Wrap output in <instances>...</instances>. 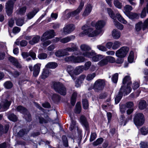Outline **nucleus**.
I'll return each instance as SVG.
<instances>
[{"instance_id": "f257e3e1", "label": "nucleus", "mask_w": 148, "mask_h": 148, "mask_svg": "<svg viewBox=\"0 0 148 148\" xmlns=\"http://www.w3.org/2000/svg\"><path fill=\"white\" fill-rule=\"evenodd\" d=\"M78 49V46L73 43L71 47H68L64 49L58 50L55 52V54L58 57L68 56L69 55V52L76 51H77Z\"/></svg>"}, {"instance_id": "f03ea898", "label": "nucleus", "mask_w": 148, "mask_h": 148, "mask_svg": "<svg viewBox=\"0 0 148 148\" xmlns=\"http://www.w3.org/2000/svg\"><path fill=\"white\" fill-rule=\"evenodd\" d=\"M83 32L81 33L80 35H88L89 37H93L97 36L100 33V30H94L93 29L88 26L87 25H85L82 27Z\"/></svg>"}, {"instance_id": "7ed1b4c3", "label": "nucleus", "mask_w": 148, "mask_h": 148, "mask_svg": "<svg viewBox=\"0 0 148 148\" xmlns=\"http://www.w3.org/2000/svg\"><path fill=\"white\" fill-rule=\"evenodd\" d=\"M64 60L66 62L71 61L74 63H80L84 62L86 59L84 57L82 56H76L71 55L65 58Z\"/></svg>"}, {"instance_id": "20e7f679", "label": "nucleus", "mask_w": 148, "mask_h": 148, "mask_svg": "<svg viewBox=\"0 0 148 148\" xmlns=\"http://www.w3.org/2000/svg\"><path fill=\"white\" fill-rule=\"evenodd\" d=\"M55 90L62 95H65L66 93L65 88L61 83L59 82H54L53 84Z\"/></svg>"}, {"instance_id": "39448f33", "label": "nucleus", "mask_w": 148, "mask_h": 148, "mask_svg": "<svg viewBox=\"0 0 148 148\" xmlns=\"http://www.w3.org/2000/svg\"><path fill=\"white\" fill-rule=\"evenodd\" d=\"M134 121L135 124L137 127L141 126L144 124L145 121L144 115L141 113H138L136 114Z\"/></svg>"}, {"instance_id": "423d86ee", "label": "nucleus", "mask_w": 148, "mask_h": 148, "mask_svg": "<svg viewBox=\"0 0 148 148\" xmlns=\"http://www.w3.org/2000/svg\"><path fill=\"white\" fill-rule=\"evenodd\" d=\"M106 85V81L103 79H98L94 83V88L97 92L102 90Z\"/></svg>"}, {"instance_id": "0eeeda50", "label": "nucleus", "mask_w": 148, "mask_h": 148, "mask_svg": "<svg viewBox=\"0 0 148 148\" xmlns=\"http://www.w3.org/2000/svg\"><path fill=\"white\" fill-rule=\"evenodd\" d=\"M123 84H127V87H124V90L126 91V95H127L131 91V88L129 86L131 84V78L129 75L126 76L123 79Z\"/></svg>"}, {"instance_id": "6e6552de", "label": "nucleus", "mask_w": 148, "mask_h": 148, "mask_svg": "<svg viewBox=\"0 0 148 148\" xmlns=\"http://www.w3.org/2000/svg\"><path fill=\"white\" fill-rule=\"evenodd\" d=\"M15 2V1H12V0H9L5 3V12L8 16H11L13 12Z\"/></svg>"}, {"instance_id": "1a4fd4ad", "label": "nucleus", "mask_w": 148, "mask_h": 148, "mask_svg": "<svg viewBox=\"0 0 148 148\" xmlns=\"http://www.w3.org/2000/svg\"><path fill=\"white\" fill-rule=\"evenodd\" d=\"M16 110L24 114V116L27 121H29L31 120V117L29 113L27 112V109L24 107L21 106H18L16 108Z\"/></svg>"}, {"instance_id": "9d476101", "label": "nucleus", "mask_w": 148, "mask_h": 148, "mask_svg": "<svg viewBox=\"0 0 148 148\" xmlns=\"http://www.w3.org/2000/svg\"><path fill=\"white\" fill-rule=\"evenodd\" d=\"M128 51V47H123L117 51L115 54L117 57L120 58H123L125 56Z\"/></svg>"}, {"instance_id": "9b49d317", "label": "nucleus", "mask_w": 148, "mask_h": 148, "mask_svg": "<svg viewBox=\"0 0 148 148\" xmlns=\"http://www.w3.org/2000/svg\"><path fill=\"white\" fill-rule=\"evenodd\" d=\"M55 35L54 31L53 30H51L45 32L41 36L40 40L42 41H44L53 38Z\"/></svg>"}, {"instance_id": "f8f14e48", "label": "nucleus", "mask_w": 148, "mask_h": 148, "mask_svg": "<svg viewBox=\"0 0 148 148\" xmlns=\"http://www.w3.org/2000/svg\"><path fill=\"white\" fill-rule=\"evenodd\" d=\"M80 48L82 55L87 57L89 56L91 52H89L88 51L91 50V48L89 46L85 44L81 45Z\"/></svg>"}, {"instance_id": "ddd939ff", "label": "nucleus", "mask_w": 148, "mask_h": 148, "mask_svg": "<svg viewBox=\"0 0 148 148\" xmlns=\"http://www.w3.org/2000/svg\"><path fill=\"white\" fill-rule=\"evenodd\" d=\"M11 103V101L7 99L3 100L0 103V111H3L7 110Z\"/></svg>"}, {"instance_id": "4468645a", "label": "nucleus", "mask_w": 148, "mask_h": 148, "mask_svg": "<svg viewBox=\"0 0 148 148\" xmlns=\"http://www.w3.org/2000/svg\"><path fill=\"white\" fill-rule=\"evenodd\" d=\"M106 23L105 21H99L96 23L94 22H92L91 24L92 26H95L97 30H100V33L102 32L101 29L103 28L106 25Z\"/></svg>"}, {"instance_id": "2eb2a0df", "label": "nucleus", "mask_w": 148, "mask_h": 148, "mask_svg": "<svg viewBox=\"0 0 148 148\" xmlns=\"http://www.w3.org/2000/svg\"><path fill=\"white\" fill-rule=\"evenodd\" d=\"M84 5L83 1H81L78 8L76 10L70 12L67 14L68 18H69L71 16H74L78 14L82 10Z\"/></svg>"}, {"instance_id": "dca6fc26", "label": "nucleus", "mask_w": 148, "mask_h": 148, "mask_svg": "<svg viewBox=\"0 0 148 148\" xmlns=\"http://www.w3.org/2000/svg\"><path fill=\"white\" fill-rule=\"evenodd\" d=\"M75 29V27L73 24H69L66 26L63 29V33L64 34H68L72 31Z\"/></svg>"}, {"instance_id": "f3484780", "label": "nucleus", "mask_w": 148, "mask_h": 148, "mask_svg": "<svg viewBox=\"0 0 148 148\" xmlns=\"http://www.w3.org/2000/svg\"><path fill=\"white\" fill-rule=\"evenodd\" d=\"M88 57L92 58V60L94 62H97L103 58L102 56L100 55H97L93 51H92L91 52L89 56Z\"/></svg>"}, {"instance_id": "a211bd4d", "label": "nucleus", "mask_w": 148, "mask_h": 148, "mask_svg": "<svg viewBox=\"0 0 148 148\" xmlns=\"http://www.w3.org/2000/svg\"><path fill=\"white\" fill-rule=\"evenodd\" d=\"M124 93L126 94V91L124 90V87L123 86H122L118 94L116 96L115 99V103L116 104L119 102L122 97L123 94Z\"/></svg>"}, {"instance_id": "6ab92c4d", "label": "nucleus", "mask_w": 148, "mask_h": 148, "mask_svg": "<svg viewBox=\"0 0 148 148\" xmlns=\"http://www.w3.org/2000/svg\"><path fill=\"white\" fill-rule=\"evenodd\" d=\"M9 62L17 68L20 69L22 68V66L20 64L17 59L12 56H10L8 58Z\"/></svg>"}, {"instance_id": "aec40b11", "label": "nucleus", "mask_w": 148, "mask_h": 148, "mask_svg": "<svg viewBox=\"0 0 148 148\" xmlns=\"http://www.w3.org/2000/svg\"><path fill=\"white\" fill-rule=\"evenodd\" d=\"M40 64H37L34 65V66H29V68L30 71H33V74H38L39 73L40 67Z\"/></svg>"}, {"instance_id": "412c9836", "label": "nucleus", "mask_w": 148, "mask_h": 148, "mask_svg": "<svg viewBox=\"0 0 148 148\" xmlns=\"http://www.w3.org/2000/svg\"><path fill=\"white\" fill-rule=\"evenodd\" d=\"M40 37L38 35H36L33 37L32 39L29 40V43L31 45H34L39 41Z\"/></svg>"}, {"instance_id": "4be33fe9", "label": "nucleus", "mask_w": 148, "mask_h": 148, "mask_svg": "<svg viewBox=\"0 0 148 148\" xmlns=\"http://www.w3.org/2000/svg\"><path fill=\"white\" fill-rule=\"evenodd\" d=\"M39 10L38 8H34L33 10L29 12L27 14V17L28 19L32 18L38 12Z\"/></svg>"}, {"instance_id": "5701e85b", "label": "nucleus", "mask_w": 148, "mask_h": 148, "mask_svg": "<svg viewBox=\"0 0 148 148\" xmlns=\"http://www.w3.org/2000/svg\"><path fill=\"white\" fill-rule=\"evenodd\" d=\"M92 9V7L91 5L88 4L87 5L83 14L84 16L88 15L91 12Z\"/></svg>"}, {"instance_id": "b1692460", "label": "nucleus", "mask_w": 148, "mask_h": 148, "mask_svg": "<svg viewBox=\"0 0 148 148\" xmlns=\"http://www.w3.org/2000/svg\"><path fill=\"white\" fill-rule=\"evenodd\" d=\"M112 35L114 39H118L120 37L121 32L117 30L114 29L112 32Z\"/></svg>"}, {"instance_id": "393cba45", "label": "nucleus", "mask_w": 148, "mask_h": 148, "mask_svg": "<svg viewBox=\"0 0 148 148\" xmlns=\"http://www.w3.org/2000/svg\"><path fill=\"white\" fill-rule=\"evenodd\" d=\"M9 128L8 125H6L4 128L1 125H0V136L4 133H6L8 132Z\"/></svg>"}, {"instance_id": "a878e982", "label": "nucleus", "mask_w": 148, "mask_h": 148, "mask_svg": "<svg viewBox=\"0 0 148 148\" xmlns=\"http://www.w3.org/2000/svg\"><path fill=\"white\" fill-rule=\"evenodd\" d=\"M84 70V67L83 66H79L76 67L75 69V74H80Z\"/></svg>"}, {"instance_id": "bb28decb", "label": "nucleus", "mask_w": 148, "mask_h": 148, "mask_svg": "<svg viewBox=\"0 0 148 148\" xmlns=\"http://www.w3.org/2000/svg\"><path fill=\"white\" fill-rule=\"evenodd\" d=\"M81 123L87 129L88 127V124L86 118L84 116H81L80 119Z\"/></svg>"}, {"instance_id": "cd10ccee", "label": "nucleus", "mask_w": 148, "mask_h": 148, "mask_svg": "<svg viewBox=\"0 0 148 148\" xmlns=\"http://www.w3.org/2000/svg\"><path fill=\"white\" fill-rule=\"evenodd\" d=\"M15 21L16 24L18 26H21L24 23V18H17Z\"/></svg>"}, {"instance_id": "c85d7f7f", "label": "nucleus", "mask_w": 148, "mask_h": 148, "mask_svg": "<svg viewBox=\"0 0 148 148\" xmlns=\"http://www.w3.org/2000/svg\"><path fill=\"white\" fill-rule=\"evenodd\" d=\"M57 66L58 64L57 63L55 62H50L47 64L45 67L47 68L55 69Z\"/></svg>"}, {"instance_id": "c756f323", "label": "nucleus", "mask_w": 148, "mask_h": 148, "mask_svg": "<svg viewBox=\"0 0 148 148\" xmlns=\"http://www.w3.org/2000/svg\"><path fill=\"white\" fill-rule=\"evenodd\" d=\"M147 106L146 102L144 100L141 101L139 104V108L140 110L145 109Z\"/></svg>"}, {"instance_id": "7c9ffc66", "label": "nucleus", "mask_w": 148, "mask_h": 148, "mask_svg": "<svg viewBox=\"0 0 148 148\" xmlns=\"http://www.w3.org/2000/svg\"><path fill=\"white\" fill-rule=\"evenodd\" d=\"M73 37V36H67L60 40V42L62 43H65L70 41Z\"/></svg>"}, {"instance_id": "2f4dec72", "label": "nucleus", "mask_w": 148, "mask_h": 148, "mask_svg": "<svg viewBox=\"0 0 148 148\" xmlns=\"http://www.w3.org/2000/svg\"><path fill=\"white\" fill-rule=\"evenodd\" d=\"M114 24L116 27L118 29L122 30L123 29V26L122 24L119 23L116 19L114 20Z\"/></svg>"}, {"instance_id": "473e14b6", "label": "nucleus", "mask_w": 148, "mask_h": 148, "mask_svg": "<svg viewBox=\"0 0 148 148\" xmlns=\"http://www.w3.org/2000/svg\"><path fill=\"white\" fill-rule=\"evenodd\" d=\"M132 7L129 5H126L124 8V10L125 14L126 15L127 13H130V11L132 10Z\"/></svg>"}, {"instance_id": "72a5a7b5", "label": "nucleus", "mask_w": 148, "mask_h": 148, "mask_svg": "<svg viewBox=\"0 0 148 148\" xmlns=\"http://www.w3.org/2000/svg\"><path fill=\"white\" fill-rule=\"evenodd\" d=\"M143 26V23L142 21L138 22L136 25L135 29L137 32H139L142 29V26Z\"/></svg>"}, {"instance_id": "f704fd0d", "label": "nucleus", "mask_w": 148, "mask_h": 148, "mask_svg": "<svg viewBox=\"0 0 148 148\" xmlns=\"http://www.w3.org/2000/svg\"><path fill=\"white\" fill-rule=\"evenodd\" d=\"M116 17L117 18L119 21L125 24L127 23V21L119 14H116Z\"/></svg>"}, {"instance_id": "c9c22d12", "label": "nucleus", "mask_w": 148, "mask_h": 148, "mask_svg": "<svg viewBox=\"0 0 148 148\" xmlns=\"http://www.w3.org/2000/svg\"><path fill=\"white\" fill-rule=\"evenodd\" d=\"M8 117L10 120L13 122H15L17 120L16 116L13 114L9 115L8 116Z\"/></svg>"}, {"instance_id": "e433bc0d", "label": "nucleus", "mask_w": 148, "mask_h": 148, "mask_svg": "<svg viewBox=\"0 0 148 148\" xmlns=\"http://www.w3.org/2000/svg\"><path fill=\"white\" fill-rule=\"evenodd\" d=\"M77 95V93L76 92H74L73 95H72L71 103V104L73 105L74 106L75 103L76 101V97Z\"/></svg>"}, {"instance_id": "4c0bfd02", "label": "nucleus", "mask_w": 148, "mask_h": 148, "mask_svg": "<svg viewBox=\"0 0 148 148\" xmlns=\"http://www.w3.org/2000/svg\"><path fill=\"white\" fill-rule=\"evenodd\" d=\"M107 11L110 16L114 20L116 19V17L113 13V11L110 8H107Z\"/></svg>"}, {"instance_id": "58836bf2", "label": "nucleus", "mask_w": 148, "mask_h": 148, "mask_svg": "<svg viewBox=\"0 0 148 148\" xmlns=\"http://www.w3.org/2000/svg\"><path fill=\"white\" fill-rule=\"evenodd\" d=\"M126 15L130 19H134L136 18L137 17L138 15L136 13L131 12L127 13Z\"/></svg>"}, {"instance_id": "ea45409f", "label": "nucleus", "mask_w": 148, "mask_h": 148, "mask_svg": "<svg viewBox=\"0 0 148 148\" xmlns=\"http://www.w3.org/2000/svg\"><path fill=\"white\" fill-rule=\"evenodd\" d=\"M121 45V43L119 41H115L113 44L112 48L113 49H116L119 47Z\"/></svg>"}, {"instance_id": "a19ab883", "label": "nucleus", "mask_w": 148, "mask_h": 148, "mask_svg": "<svg viewBox=\"0 0 148 148\" xmlns=\"http://www.w3.org/2000/svg\"><path fill=\"white\" fill-rule=\"evenodd\" d=\"M67 71L69 74H72L75 73V69L73 67L71 66H68L67 69Z\"/></svg>"}, {"instance_id": "79ce46f5", "label": "nucleus", "mask_w": 148, "mask_h": 148, "mask_svg": "<svg viewBox=\"0 0 148 148\" xmlns=\"http://www.w3.org/2000/svg\"><path fill=\"white\" fill-rule=\"evenodd\" d=\"M103 141V139L102 138H100L97 139L93 143V145L96 146L101 144Z\"/></svg>"}, {"instance_id": "37998d69", "label": "nucleus", "mask_w": 148, "mask_h": 148, "mask_svg": "<svg viewBox=\"0 0 148 148\" xmlns=\"http://www.w3.org/2000/svg\"><path fill=\"white\" fill-rule=\"evenodd\" d=\"M81 107L80 103L79 102H78L76 105L75 112L77 113H79L81 111Z\"/></svg>"}, {"instance_id": "c03bdc74", "label": "nucleus", "mask_w": 148, "mask_h": 148, "mask_svg": "<svg viewBox=\"0 0 148 148\" xmlns=\"http://www.w3.org/2000/svg\"><path fill=\"white\" fill-rule=\"evenodd\" d=\"M4 86L6 88L10 89L12 87L13 84L10 81H8L4 84Z\"/></svg>"}, {"instance_id": "a18cd8bd", "label": "nucleus", "mask_w": 148, "mask_h": 148, "mask_svg": "<svg viewBox=\"0 0 148 148\" xmlns=\"http://www.w3.org/2000/svg\"><path fill=\"white\" fill-rule=\"evenodd\" d=\"M108 63V61L107 58L101 60L98 63V64L101 66H103L107 64Z\"/></svg>"}, {"instance_id": "49530a36", "label": "nucleus", "mask_w": 148, "mask_h": 148, "mask_svg": "<svg viewBox=\"0 0 148 148\" xmlns=\"http://www.w3.org/2000/svg\"><path fill=\"white\" fill-rule=\"evenodd\" d=\"M114 3L115 6L119 8H121L122 5L121 3L118 0H114Z\"/></svg>"}, {"instance_id": "de8ad7c7", "label": "nucleus", "mask_w": 148, "mask_h": 148, "mask_svg": "<svg viewBox=\"0 0 148 148\" xmlns=\"http://www.w3.org/2000/svg\"><path fill=\"white\" fill-rule=\"evenodd\" d=\"M82 104L84 109H86L88 108V103L86 99H84L82 101Z\"/></svg>"}, {"instance_id": "09e8293b", "label": "nucleus", "mask_w": 148, "mask_h": 148, "mask_svg": "<svg viewBox=\"0 0 148 148\" xmlns=\"http://www.w3.org/2000/svg\"><path fill=\"white\" fill-rule=\"evenodd\" d=\"M143 26H142L143 30H144L147 29H148V18L146 19L143 23Z\"/></svg>"}, {"instance_id": "8fccbe9b", "label": "nucleus", "mask_w": 148, "mask_h": 148, "mask_svg": "<svg viewBox=\"0 0 148 148\" xmlns=\"http://www.w3.org/2000/svg\"><path fill=\"white\" fill-rule=\"evenodd\" d=\"M47 56V54L45 53H42L38 55V58L40 59H46Z\"/></svg>"}, {"instance_id": "3c124183", "label": "nucleus", "mask_w": 148, "mask_h": 148, "mask_svg": "<svg viewBox=\"0 0 148 148\" xmlns=\"http://www.w3.org/2000/svg\"><path fill=\"white\" fill-rule=\"evenodd\" d=\"M140 131L142 134L144 135H146L148 133V129L145 127H143Z\"/></svg>"}, {"instance_id": "603ef678", "label": "nucleus", "mask_w": 148, "mask_h": 148, "mask_svg": "<svg viewBox=\"0 0 148 148\" xmlns=\"http://www.w3.org/2000/svg\"><path fill=\"white\" fill-rule=\"evenodd\" d=\"M128 61L130 63H132L133 61V52L131 51L128 58Z\"/></svg>"}, {"instance_id": "864d4df0", "label": "nucleus", "mask_w": 148, "mask_h": 148, "mask_svg": "<svg viewBox=\"0 0 148 148\" xmlns=\"http://www.w3.org/2000/svg\"><path fill=\"white\" fill-rule=\"evenodd\" d=\"M14 21L12 18H11L9 20L8 24L9 27H12L14 26Z\"/></svg>"}, {"instance_id": "5fc2aeb1", "label": "nucleus", "mask_w": 148, "mask_h": 148, "mask_svg": "<svg viewBox=\"0 0 148 148\" xmlns=\"http://www.w3.org/2000/svg\"><path fill=\"white\" fill-rule=\"evenodd\" d=\"M91 62L90 61L86 62L84 64V70H88L90 66H91Z\"/></svg>"}, {"instance_id": "6e6d98bb", "label": "nucleus", "mask_w": 148, "mask_h": 148, "mask_svg": "<svg viewBox=\"0 0 148 148\" xmlns=\"http://www.w3.org/2000/svg\"><path fill=\"white\" fill-rule=\"evenodd\" d=\"M126 108H133L134 106V103L132 102H128L125 104Z\"/></svg>"}, {"instance_id": "4d7b16f0", "label": "nucleus", "mask_w": 148, "mask_h": 148, "mask_svg": "<svg viewBox=\"0 0 148 148\" xmlns=\"http://www.w3.org/2000/svg\"><path fill=\"white\" fill-rule=\"evenodd\" d=\"M62 139L64 146L66 147H67L68 146V141L66 136H63L62 137Z\"/></svg>"}, {"instance_id": "13d9d810", "label": "nucleus", "mask_w": 148, "mask_h": 148, "mask_svg": "<svg viewBox=\"0 0 148 148\" xmlns=\"http://www.w3.org/2000/svg\"><path fill=\"white\" fill-rule=\"evenodd\" d=\"M21 28L18 27H14L12 29V32L15 34L17 33L20 32Z\"/></svg>"}, {"instance_id": "bf43d9fd", "label": "nucleus", "mask_w": 148, "mask_h": 148, "mask_svg": "<svg viewBox=\"0 0 148 148\" xmlns=\"http://www.w3.org/2000/svg\"><path fill=\"white\" fill-rule=\"evenodd\" d=\"M97 47L99 50L102 51H107L106 48L104 46L101 45H97Z\"/></svg>"}, {"instance_id": "052dcab7", "label": "nucleus", "mask_w": 148, "mask_h": 148, "mask_svg": "<svg viewBox=\"0 0 148 148\" xmlns=\"http://www.w3.org/2000/svg\"><path fill=\"white\" fill-rule=\"evenodd\" d=\"M106 58L108 62H109L111 63H114L115 62V59L112 57L108 56L106 57Z\"/></svg>"}, {"instance_id": "680f3d73", "label": "nucleus", "mask_w": 148, "mask_h": 148, "mask_svg": "<svg viewBox=\"0 0 148 148\" xmlns=\"http://www.w3.org/2000/svg\"><path fill=\"white\" fill-rule=\"evenodd\" d=\"M147 13L146 11L144 8L142 10L140 14V17L142 18H143L145 17L146 16Z\"/></svg>"}, {"instance_id": "e2e57ef3", "label": "nucleus", "mask_w": 148, "mask_h": 148, "mask_svg": "<svg viewBox=\"0 0 148 148\" xmlns=\"http://www.w3.org/2000/svg\"><path fill=\"white\" fill-rule=\"evenodd\" d=\"M140 145V148H148V145L147 142H141Z\"/></svg>"}, {"instance_id": "0e129e2a", "label": "nucleus", "mask_w": 148, "mask_h": 148, "mask_svg": "<svg viewBox=\"0 0 148 148\" xmlns=\"http://www.w3.org/2000/svg\"><path fill=\"white\" fill-rule=\"evenodd\" d=\"M29 131V130H27L26 131V130L25 129H22L18 133V134L19 135L22 136L25 134H27Z\"/></svg>"}, {"instance_id": "69168bd1", "label": "nucleus", "mask_w": 148, "mask_h": 148, "mask_svg": "<svg viewBox=\"0 0 148 148\" xmlns=\"http://www.w3.org/2000/svg\"><path fill=\"white\" fill-rule=\"evenodd\" d=\"M118 75H114L112 78L113 82L115 83H117L118 79Z\"/></svg>"}, {"instance_id": "338daca9", "label": "nucleus", "mask_w": 148, "mask_h": 148, "mask_svg": "<svg viewBox=\"0 0 148 148\" xmlns=\"http://www.w3.org/2000/svg\"><path fill=\"white\" fill-rule=\"evenodd\" d=\"M97 135L95 133H93L91 134L90 137V141L91 142L92 141L96 138Z\"/></svg>"}, {"instance_id": "774afa93", "label": "nucleus", "mask_w": 148, "mask_h": 148, "mask_svg": "<svg viewBox=\"0 0 148 148\" xmlns=\"http://www.w3.org/2000/svg\"><path fill=\"white\" fill-rule=\"evenodd\" d=\"M26 9V7H24L20 8L19 11V13L21 14H23L25 12Z\"/></svg>"}]
</instances>
